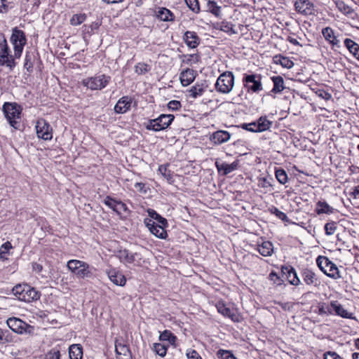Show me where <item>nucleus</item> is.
Returning <instances> with one entry per match:
<instances>
[{"label": "nucleus", "mask_w": 359, "mask_h": 359, "mask_svg": "<svg viewBox=\"0 0 359 359\" xmlns=\"http://www.w3.org/2000/svg\"><path fill=\"white\" fill-rule=\"evenodd\" d=\"M67 267L78 278L92 279L95 277L96 269L86 262L70 259L67 263Z\"/></svg>", "instance_id": "f257e3e1"}, {"label": "nucleus", "mask_w": 359, "mask_h": 359, "mask_svg": "<svg viewBox=\"0 0 359 359\" xmlns=\"http://www.w3.org/2000/svg\"><path fill=\"white\" fill-rule=\"evenodd\" d=\"M16 57L11 54L10 48L4 37H0V67H6L8 72H13L16 66Z\"/></svg>", "instance_id": "f03ea898"}, {"label": "nucleus", "mask_w": 359, "mask_h": 359, "mask_svg": "<svg viewBox=\"0 0 359 359\" xmlns=\"http://www.w3.org/2000/svg\"><path fill=\"white\" fill-rule=\"evenodd\" d=\"M3 111L9 124L18 129L22 111L20 106L15 102H5L3 105Z\"/></svg>", "instance_id": "7ed1b4c3"}, {"label": "nucleus", "mask_w": 359, "mask_h": 359, "mask_svg": "<svg viewBox=\"0 0 359 359\" xmlns=\"http://www.w3.org/2000/svg\"><path fill=\"white\" fill-rule=\"evenodd\" d=\"M13 294L20 301L31 302L39 298V292L29 285H18L13 288Z\"/></svg>", "instance_id": "20e7f679"}, {"label": "nucleus", "mask_w": 359, "mask_h": 359, "mask_svg": "<svg viewBox=\"0 0 359 359\" xmlns=\"http://www.w3.org/2000/svg\"><path fill=\"white\" fill-rule=\"evenodd\" d=\"M234 86V76L231 72H224L217 79L215 89L217 92L227 94L230 93Z\"/></svg>", "instance_id": "39448f33"}, {"label": "nucleus", "mask_w": 359, "mask_h": 359, "mask_svg": "<svg viewBox=\"0 0 359 359\" xmlns=\"http://www.w3.org/2000/svg\"><path fill=\"white\" fill-rule=\"evenodd\" d=\"M10 41L13 47L15 57L20 58L22 53L24 46L27 43L25 32L17 27L14 28Z\"/></svg>", "instance_id": "423d86ee"}, {"label": "nucleus", "mask_w": 359, "mask_h": 359, "mask_svg": "<svg viewBox=\"0 0 359 359\" xmlns=\"http://www.w3.org/2000/svg\"><path fill=\"white\" fill-rule=\"evenodd\" d=\"M10 41L13 47L15 57L20 58L22 53L24 46L27 43L25 32L17 27L14 28Z\"/></svg>", "instance_id": "0eeeda50"}, {"label": "nucleus", "mask_w": 359, "mask_h": 359, "mask_svg": "<svg viewBox=\"0 0 359 359\" xmlns=\"http://www.w3.org/2000/svg\"><path fill=\"white\" fill-rule=\"evenodd\" d=\"M272 121L266 116H260L256 121L248 123H242L241 128L252 133H262L268 130L272 126Z\"/></svg>", "instance_id": "6e6552de"}, {"label": "nucleus", "mask_w": 359, "mask_h": 359, "mask_svg": "<svg viewBox=\"0 0 359 359\" xmlns=\"http://www.w3.org/2000/svg\"><path fill=\"white\" fill-rule=\"evenodd\" d=\"M175 118L172 114H161L158 118L151 119L146 126L147 130L160 131L167 128Z\"/></svg>", "instance_id": "1a4fd4ad"}, {"label": "nucleus", "mask_w": 359, "mask_h": 359, "mask_svg": "<svg viewBox=\"0 0 359 359\" xmlns=\"http://www.w3.org/2000/svg\"><path fill=\"white\" fill-rule=\"evenodd\" d=\"M6 323L9 328L14 332L20 334H33L34 327L18 318H9Z\"/></svg>", "instance_id": "9d476101"}, {"label": "nucleus", "mask_w": 359, "mask_h": 359, "mask_svg": "<svg viewBox=\"0 0 359 359\" xmlns=\"http://www.w3.org/2000/svg\"><path fill=\"white\" fill-rule=\"evenodd\" d=\"M320 270L327 276L337 279L340 278L337 266L326 257H318L316 260Z\"/></svg>", "instance_id": "9b49d317"}, {"label": "nucleus", "mask_w": 359, "mask_h": 359, "mask_svg": "<svg viewBox=\"0 0 359 359\" xmlns=\"http://www.w3.org/2000/svg\"><path fill=\"white\" fill-rule=\"evenodd\" d=\"M244 87L248 92L258 93L263 90L262 76L257 74H245L243 78Z\"/></svg>", "instance_id": "f8f14e48"}, {"label": "nucleus", "mask_w": 359, "mask_h": 359, "mask_svg": "<svg viewBox=\"0 0 359 359\" xmlns=\"http://www.w3.org/2000/svg\"><path fill=\"white\" fill-rule=\"evenodd\" d=\"M111 80L110 76L100 74L83 80V86L92 90H102L105 88Z\"/></svg>", "instance_id": "ddd939ff"}, {"label": "nucleus", "mask_w": 359, "mask_h": 359, "mask_svg": "<svg viewBox=\"0 0 359 359\" xmlns=\"http://www.w3.org/2000/svg\"><path fill=\"white\" fill-rule=\"evenodd\" d=\"M104 203L109 208L112 209L118 215L123 214L128 215L130 210L127 205L121 201L116 200L109 196H107L104 199Z\"/></svg>", "instance_id": "4468645a"}, {"label": "nucleus", "mask_w": 359, "mask_h": 359, "mask_svg": "<svg viewBox=\"0 0 359 359\" xmlns=\"http://www.w3.org/2000/svg\"><path fill=\"white\" fill-rule=\"evenodd\" d=\"M36 130L38 137L44 140L53 138V130L50 124L44 119H39L36 124Z\"/></svg>", "instance_id": "2eb2a0df"}, {"label": "nucleus", "mask_w": 359, "mask_h": 359, "mask_svg": "<svg viewBox=\"0 0 359 359\" xmlns=\"http://www.w3.org/2000/svg\"><path fill=\"white\" fill-rule=\"evenodd\" d=\"M303 281L308 286H312L314 287H318L321 281L317 275L310 269H303L301 273Z\"/></svg>", "instance_id": "dca6fc26"}, {"label": "nucleus", "mask_w": 359, "mask_h": 359, "mask_svg": "<svg viewBox=\"0 0 359 359\" xmlns=\"http://www.w3.org/2000/svg\"><path fill=\"white\" fill-rule=\"evenodd\" d=\"M116 256L120 262L125 264H134L135 265H140V261L137 260V258L140 259V255L136 252H131L126 249L120 250L117 252Z\"/></svg>", "instance_id": "f3484780"}, {"label": "nucleus", "mask_w": 359, "mask_h": 359, "mask_svg": "<svg viewBox=\"0 0 359 359\" xmlns=\"http://www.w3.org/2000/svg\"><path fill=\"white\" fill-rule=\"evenodd\" d=\"M295 10L304 15H310L315 13V6L309 0H297L294 2Z\"/></svg>", "instance_id": "a211bd4d"}, {"label": "nucleus", "mask_w": 359, "mask_h": 359, "mask_svg": "<svg viewBox=\"0 0 359 359\" xmlns=\"http://www.w3.org/2000/svg\"><path fill=\"white\" fill-rule=\"evenodd\" d=\"M144 223L146 226L148 227L149 231L152 234L156 236L157 238L163 239L167 236V232L163 228L164 225L157 224L151 219H144Z\"/></svg>", "instance_id": "6ab92c4d"}, {"label": "nucleus", "mask_w": 359, "mask_h": 359, "mask_svg": "<svg viewBox=\"0 0 359 359\" xmlns=\"http://www.w3.org/2000/svg\"><path fill=\"white\" fill-rule=\"evenodd\" d=\"M109 280L115 285L118 286H124L126 283L125 276L115 268H110L106 271Z\"/></svg>", "instance_id": "aec40b11"}, {"label": "nucleus", "mask_w": 359, "mask_h": 359, "mask_svg": "<svg viewBox=\"0 0 359 359\" xmlns=\"http://www.w3.org/2000/svg\"><path fill=\"white\" fill-rule=\"evenodd\" d=\"M313 311L316 314L322 317H327L333 315L332 311L331 302H318L315 305L312 306Z\"/></svg>", "instance_id": "412c9836"}, {"label": "nucleus", "mask_w": 359, "mask_h": 359, "mask_svg": "<svg viewBox=\"0 0 359 359\" xmlns=\"http://www.w3.org/2000/svg\"><path fill=\"white\" fill-rule=\"evenodd\" d=\"M115 351L116 359H132L131 353L128 346L122 342L121 340H116Z\"/></svg>", "instance_id": "4be33fe9"}, {"label": "nucleus", "mask_w": 359, "mask_h": 359, "mask_svg": "<svg viewBox=\"0 0 359 359\" xmlns=\"http://www.w3.org/2000/svg\"><path fill=\"white\" fill-rule=\"evenodd\" d=\"M332 311L333 315L335 314L344 318L354 319L353 314L348 312L344 309L343 305L339 303L337 301H331Z\"/></svg>", "instance_id": "5701e85b"}, {"label": "nucleus", "mask_w": 359, "mask_h": 359, "mask_svg": "<svg viewBox=\"0 0 359 359\" xmlns=\"http://www.w3.org/2000/svg\"><path fill=\"white\" fill-rule=\"evenodd\" d=\"M133 100L128 96H123L120 98L114 107V111L117 114H124L127 112L131 107Z\"/></svg>", "instance_id": "b1692460"}, {"label": "nucleus", "mask_w": 359, "mask_h": 359, "mask_svg": "<svg viewBox=\"0 0 359 359\" xmlns=\"http://www.w3.org/2000/svg\"><path fill=\"white\" fill-rule=\"evenodd\" d=\"M231 138V134L226 130H217L214 132L210 137V140L214 144H221L228 142Z\"/></svg>", "instance_id": "393cba45"}, {"label": "nucleus", "mask_w": 359, "mask_h": 359, "mask_svg": "<svg viewBox=\"0 0 359 359\" xmlns=\"http://www.w3.org/2000/svg\"><path fill=\"white\" fill-rule=\"evenodd\" d=\"M217 311L225 317L229 318L233 321L237 322L239 320L238 316L226 305L224 302L219 301L216 304Z\"/></svg>", "instance_id": "a878e982"}, {"label": "nucleus", "mask_w": 359, "mask_h": 359, "mask_svg": "<svg viewBox=\"0 0 359 359\" xmlns=\"http://www.w3.org/2000/svg\"><path fill=\"white\" fill-rule=\"evenodd\" d=\"M183 39L187 46L191 48H196L200 43V38L194 32L187 31Z\"/></svg>", "instance_id": "bb28decb"}, {"label": "nucleus", "mask_w": 359, "mask_h": 359, "mask_svg": "<svg viewBox=\"0 0 359 359\" xmlns=\"http://www.w3.org/2000/svg\"><path fill=\"white\" fill-rule=\"evenodd\" d=\"M196 72L191 69H187L180 74V81L182 86H187L195 79Z\"/></svg>", "instance_id": "cd10ccee"}, {"label": "nucleus", "mask_w": 359, "mask_h": 359, "mask_svg": "<svg viewBox=\"0 0 359 359\" xmlns=\"http://www.w3.org/2000/svg\"><path fill=\"white\" fill-rule=\"evenodd\" d=\"M215 166L219 172L222 171L223 175H226L229 173L231 172L232 171L237 169L238 167V163L237 162H233L231 164H228L224 162H220L217 161L215 162Z\"/></svg>", "instance_id": "c85d7f7f"}, {"label": "nucleus", "mask_w": 359, "mask_h": 359, "mask_svg": "<svg viewBox=\"0 0 359 359\" xmlns=\"http://www.w3.org/2000/svg\"><path fill=\"white\" fill-rule=\"evenodd\" d=\"M334 209L325 201H319L315 208V212L318 215L322 214L331 215L334 212Z\"/></svg>", "instance_id": "c756f323"}, {"label": "nucleus", "mask_w": 359, "mask_h": 359, "mask_svg": "<svg viewBox=\"0 0 359 359\" xmlns=\"http://www.w3.org/2000/svg\"><path fill=\"white\" fill-rule=\"evenodd\" d=\"M323 37L332 46L339 47V41L334 36L333 29L331 27H327L322 30Z\"/></svg>", "instance_id": "7c9ffc66"}, {"label": "nucleus", "mask_w": 359, "mask_h": 359, "mask_svg": "<svg viewBox=\"0 0 359 359\" xmlns=\"http://www.w3.org/2000/svg\"><path fill=\"white\" fill-rule=\"evenodd\" d=\"M286 273V277L288 282L294 286H297L301 283L300 279L297 276V272L295 269L292 267H285L284 268Z\"/></svg>", "instance_id": "2f4dec72"}, {"label": "nucleus", "mask_w": 359, "mask_h": 359, "mask_svg": "<svg viewBox=\"0 0 359 359\" xmlns=\"http://www.w3.org/2000/svg\"><path fill=\"white\" fill-rule=\"evenodd\" d=\"M344 43L348 51L359 61V44L348 38L345 39Z\"/></svg>", "instance_id": "473e14b6"}, {"label": "nucleus", "mask_w": 359, "mask_h": 359, "mask_svg": "<svg viewBox=\"0 0 359 359\" xmlns=\"http://www.w3.org/2000/svg\"><path fill=\"white\" fill-rule=\"evenodd\" d=\"M273 60L275 64L280 65L283 67L287 69H290L294 66V62L291 60L281 55H275Z\"/></svg>", "instance_id": "72a5a7b5"}, {"label": "nucleus", "mask_w": 359, "mask_h": 359, "mask_svg": "<svg viewBox=\"0 0 359 359\" xmlns=\"http://www.w3.org/2000/svg\"><path fill=\"white\" fill-rule=\"evenodd\" d=\"M207 86L203 83H196L189 90V97L192 98H196L201 96L205 91Z\"/></svg>", "instance_id": "f704fd0d"}, {"label": "nucleus", "mask_w": 359, "mask_h": 359, "mask_svg": "<svg viewBox=\"0 0 359 359\" xmlns=\"http://www.w3.org/2000/svg\"><path fill=\"white\" fill-rule=\"evenodd\" d=\"M69 354L70 359H82L83 348L80 344H72L69 346Z\"/></svg>", "instance_id": "c9c22d12"}, {"label": "nucleus", "mask_w": 359, "mask_h": 359, "mask_svg": "<svg viewBox=\"0 0 359 359\" xmlns=\"http://www.w3.org/2000/svg\"><path fill=\"white\" fill-rule=\"evenodd\" d=\"M257 250L262 256H271L273 251V244L269 241H264L257 245Z\"/></svg>", "instance_id": "e433bc0d"}, {"label": "nucleus", "mask_w": 359, "mask_h": 359, "mask_svg": "<svg viewBox=\"0 0 359 359\" xmlns=\"http://www.w3.org/2000/svg\"><path fill=\"white\" fill-rule=\"evenodd\" d=\"M273 83V88L271 90L272 93H279L285 89L284 80L280 76H274L271 77Z\"/></svg>", "instance_id": "4c0bfd02"}, {"label": "nucleus", "mask_w": 359, "mask_h": 359, "mask_svg": "<svg viewBox=\"0 0 359 359\" xmlns=\"http://www.w3.org/2000/svg\"><path fill=\"white\" fill-rule=\"evenodd\" d=\"M156 15L162 21H172L174 16L172 13L166 8H161L156 12Z\"/></svg>", "instance_id": "58836bf2"}, {"label": "nucleus", "mask_w": 359, "mask_h": 359, "mask_svg": "<svg viewBox=\"0 0 359 359\" xmlns=\"http://www.w3.org/2000/svg\"><path fill=\"white\" fill-rule=\"evenodd\" d=\"M159 340L162 341H168L169 344L175 346L177 337L174 335L170 330H165L160 334Z\"/></svg>", "instance_id": "ea45409f"}, {"label": "nucleus", "mask_w": 359, "mask_h": 359, "mask_svg": "<svg viewBox=\"0 0 359 359\" xmlns=\"http://www.w3.org/2000/svg\"><path fill=\"white\" fill-rule=\"evenodd\" d=\"M207 11L216 17L221 15V6H218L215 1H208Z\"/></svg>", "instance_id": "a19ab883"}, {"label": "nucleus", "mask_w": 359, "mask_h": 359, "mask_svg": "<svg viewBox=\"0 0 359 359\" xmlns=\"http://www.w3.org/2000/svg\"><path fill=\"white\" fill-rule=\"evenodd\" d=\"M87 18L85 13L74 14L70 18L69 22L72 26H78L81 25Z\"/></svg>", "instance_id": "79ce46f5"}, {"label": "nucleus", "mask_w": 359, "mask_h": 359, "mask_svg": "<svg viewBox=\"0 0 359 359\" xmlns=\"http://www.w3.org/2000/svg\"><path fill=\"white\" fill-rule=\"evenodd\" d=\"M217 28L229 34H234L236 33L233 27V25L229 22L224 21L220 23H217Z\"/></svg>", "instance_id": "37998d69"}, {"label": "nucleus", "mask_w": 359, "mask_h": 359, "mask_svg": "<svg viewBox=\"0 0 359 359\" xmlns=\"http://www.w3.org/2000/svg\"><path fill=\"white\" fill-rule=\"evenodd\" d=\"M169 164H163L161 165L158 167V171L162 175V176L167 180L168 182H172V172L168 168Z\"/></svg>", "instance_id": "c03bdc74"}, {"label": "nucleus", "mask_w": 359, "mask_h": 359, "mask_svg": "<svg viewBox=\"0 0 359 359\" xmlns=\"http://www.w3.org/2000/svg\"><path fill=\"white\" fill-rule=\"evenodd\" d=\"M168 348V344L155 343L153 346V351L161 357H164L166 355Z\"/></svg>", "instance_id": "a18cd8bd"}, {"label": "nucleus", "mask_w": 359, "mask_h": 359, "mask_svg": "<svg viewBox=\"0 0 359 359\" xmlns=\"http://www.w3.org/2000/svg\"><path fill=\"white\" fill-rule=\"evenodd\" d=\"M336 6L337 9L346 15H350L353 13V9L342 1L336 2Z\"/></svg>", "instance_id": "49530a36"}, {"label": "nucleus", "mask_w": 359, "mask_h": 359, "mask_svg": "<svg viewBox=\"0 0 359 359\" xmlns=\"http://www.w3.org/2000/svg\"><path fill=\"white\" fill-rule=\"evenodd\" d=\"M276 178L281 184H285L287 180L288 177L285 170L283 168H276L275 170Z\"/></svg>", "instance_id": "de8ad7c7"}, {"label": "nucleus", "mask_w": 359, "mask_h": 359, "mask_svg": "<svg viewBox=\"0 0 359 359\" xmlns=\"http://www.w3.org/2000/svg\"><path fill=\"white\" fill-rule=\"evenodd\" d=\"M270 180L271 178H267L264 177H259L257 178V185L259 187L263 188L266 191H269L270 188L272 187L271 184Z\"/></svg>", "instance_id": "09e8293b"}, {"label": "nucleus", "mask_w": 359, "mask_h": 359, "mask_svg": "<svg viewBox=\"0 0 359 359\" xmlns=\"http://www.w3.org/2000/svg\"><path fill=\"white\" fill-rule=\"evenodd\" d=\"M150 69V66L144 62H139L135 66V72L139 75L144 74L149 72Z\"/></svg>", "instance_id": "8fccbe9b"}, {"label": "nucleus", "mask_w": 359, "mask_h": 359, "mask_svg": "<svg viewBox=\"0 0 359 359\" xmlns=\"http://www.w3.org/2000/svg\"><path fill=\"white\" fill-rule=\"evenodd\" d=\"M147 212H148L149 216L151 218L157 220L162 225H167L168 222H167L166 219H165L164 217H161L154 210H153V209H148Z\"/></svg>", "instance_id": "3c124183"}, {"label": "nucleus", "mask_w": 359, "mask_h": 359, "mask_svg": "<svg viewBox=\"0 0 359 359\" xmlns=\"http://www.w3.org/2000/svg\"><path fill=\"white\" fill-rule=\"evenodd\" d=\"M337 228V224L335 222L332 221V222L326 223L325 225V234L327 236L334 234Z\"/></svg>", "instance_id": "603ef678"}, {"label": "nucleus", "mask_w": 359, "mask_h": 359, "mask_svg": "<svg viewBox=\"0 0 359 359\" xmlns=\"http://www.w3.org/2000/svg\"><path fill=\"white\" fill-rule=\"evenodd\" d=\"M217 355L219 359H236L229 351L223 349H219L217 352Z\"/></svg>", "instance_id": "864d4df0"}, {"label": "nucleus", "mask_w": 359, "mask_h": 359, "mask_svg": "<svg viewBox=\"0 0 359 359\" xmlns=\"http://www.w3.org/2000/svg\"><path fill=\"white\" fill-rule=\"evenodd\" d=\"M187 6L194 13H198L200 11V7L198 0H184Z\"/></svg>", "instance_id": "5fc2aeb1"}, {"label": "nucleus", "mask_w": 359, "mask_h": 359, "mask_svg": "<svg viewBox=\"0 0 359 359\" xmlns=\"http://www.w3.org/2000/svg\"><path fill=\"white\" fill-rule=\"evenodd\" d=\"M270 212L272 214L275 215L278 218H279L282 221H287V216L286 215V214L279 210L277 208L273 206L271 207L270 208Z\"/></svg>", "instance_id": "6e6d98bb"}, {"label": "nucleus", "mask_w": 359, "mask_h": 359, "mask_svg": "<svg viewBox=\"0 0 359 359\" xmlns=\"http://www.w3.org/2000/svg\"><path fill=\"white\" fill-rule=\"evenodd\" d=\"M46 359H60V351L55 348L51 349L46 354Z\"/></svg>", "instance_id": "4d7b16f0"}, {"label": "nucleus", "mask_w": 359, "mask_h": 359, "mask_svg": "<svg viewBox=\"0 0 359 359\" xmlns=\"http://www.w3.org/2000/svg\"><path fill=\"white\" fill-rule=\"evenodd\" d=\"M186 62L189 65L197 63L200 60V56L197 54H191L186 55Z\"/></svg>", "instance_id": "13d9d810"}, {"label": "nucleus", "mask_w": 359, "mask_h": 359, "mask_svg": "<svg viewBox=\"0 0 359 359\" xmlns=\"http://www.w3.org/2000/svg\"><path fill=\"white\" fill-rule=\"evenodd\" d=\"M269 278L271 282H273V283L277 285H280L281 284L282 280L275 271H272L269 273Z\"/></svg>", "instance_id": "bf43d9fd"}, {"label": "nucleus", "mask_w": 359, "mask_h": 359, "mask_svg": "<svg viewBox=\"0 0 359 359\" xmlns=\"http://www.w3.org/2000/svg\"><path fill=\"white\" fill-rule=\"evenodd\" d=\"M24 67L28 71L31 72L33 68V63L32 62V57L29 55H26L25 59V64Z\"/></svg>", "instance_id": "052dcab7"}, {"label": "nucleus", "mask_w": 359, "mask_h": 359, "mask_svg": "<svg viewBox=\"0 0 359 359\" xmlns=\"http://www.w3.org/2000/svg\"><path fill=\"white\" fill-rule=\"evenodd\" d=\"M181 107L180 102L177 100H172L168 104V107L171 110H178Z\"/></svg>", "instance_id": "680f3d73"}, {"label": "nucleus", "mask_w": 359, "mask_h": 359, "mask_svg": "<svg viewBox=\"0 0 359 359\" xmlns=\"http://www.w3.org/2000/svg\"><path fill=\"white\" fill-rule=\"evenodd\" d=\"M187 356L188 359H202L199 353L195 350L188 351Z\"/></svg>", "instance_id": "e2e57ef3"}, {"label": "nucleus", "mask_w": 359, "mask_h": 359, "mask_svg": "<svg viewBox=\"0 0 359 359\" xmlns=\"http://www.w3.org/2000/svg\"><path fill=\"white\" fill-rule=\"evenodd\" d=\"M12 248L11 243L8 241L4 243L0 248V252H1V254H8L10 249Z\"/></svg>", "instance_id": "0e129e2a"}, {"label": "nucleus", "mask_w": 359, "mask_h": 359, "mask_svg": "<svg viewBox=\"0 0 359 359\" xmlns=\"http://www.w3.org/2000/svg\"><path fill=\"white\" fill-rule=\"evenodd\" d=\"M8 5L7 0H0V13H6L8 11Z\"/></svg>", "instance_id": "69168bd1"}, {"label": "nucleus", "mask_w": 359, "mask_h": 359, "mask_svg": "<svg viewBox=\"0 0 359 359\" xmlns=\"http://www.w3.org/2000/svg\"><path fill=\"white\" fill-rule=\"evenodd\" d=\"M324 359H342L338 354L335 352H327L324 354Z\"/></svg>", "instance_id": "338daca9"}, {"label": "nucleus", "mask_w": 359, "mask_h": 359, "mask_svg": "<svg viewBox=\"0 0 359 359\" xmlns=\"http://www.w3.org/2000/svg\"><path fill=\"white\" fill-rule=\"evenodd\" d=\"M317 94L319 97H322L323 99H324L325 100H329L330 99L332 98L331 94L325 90H319L317 92Z\"/></svg>", "instance_id": "774afa93"}]
</instances>
